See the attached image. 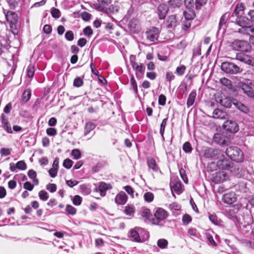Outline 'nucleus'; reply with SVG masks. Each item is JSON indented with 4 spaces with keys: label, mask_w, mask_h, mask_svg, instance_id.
Masks as SVG:
<instances>
[{
    "label": "nucleus",
    "mask_w": 254,
    "mask_h": 254,
    "mask_svg": "<svg viewBox=\"0 0 254 254\" xmlns=\"http://www.w3.org/2000/svg\"><path fill=\"white\" fill-rule=\"evenodd\" d=\"M239 208L236 206H233L230 207L226 211V215L229 219L236 221L238 220L237 214L238 212Z\"/></svg>",
    "instance_id": "obj_16"
},
{
    "label": "nucleus",
    "mask_w": 254,
    "mask_h": 254,
    "mask_svg": "<svg viewBox=\"0 0 254 254\" xmlns=\"http://www.w3.org/2000/svg\"><path fill=\"white\" fill-rule=\"evenodd\" d=\"M127 199V196L126 193L124 191H121L116 196L115 200L118 205L125 204Z\"/></svg>",
    "instance_id": "obj_24"
},
{
    "label": "nucleus",
    "mask_w": 254,
    "mask_h": 254,
    "mask_svg": "<svg viewBox=\"0 0 254 254\" xmlns=\"http://www.w3.org/2000/svg\"><path fill=\"white\" fill-rule=\"evenodd\" d=\"M65 38L68 41H72L74 39V34L72 31H67L65 34Z\"/></svg>",
    "instance_id": "obj_62"
},
{
    "label": "nucleus",
    "mask_w": 254,
    "mask_h": 254,
    "mask_svg": "<svg viewBox=\"0 0 254 254\" xmlns=\"http://www.w3.org/2000/svg\"><path fill=\"white\" fill-rule=\"evenodd\" d=\"M183 149L186 153H190L192 151V147L189 142H186L183 146Z\"/></svg>",
    "instance_id": "obj_47"
},
{
    "label": "nucleus",
    "mask_w": 254,
    "mask_h": 254,
    "mask_svg": "<svg viewBox=\"0 0 254 254\" xmlns=\"http://www.w3.org/2000/svg\"><path fill=\"white\" fill-rule=\"evenodd\" d=\"M6 1L11 9H14L18 5V2L16 0H6Z\"/></svg>",
    "instance_id": "obj_61"
},
{
    "label": "nucleus",
    "mask_w": 254,
    "mask_h": 254,
    "mask_svg": "<svg viewBox=\"0 0 254 254\" xmlns=\"http://www.w3.org/2000/svg\"><path fill=\"white\" fill-rule=\"evenodd\" d=\"M208 169L211 171H215L219 169L218 161L217 162H212L209 163L208 165Z\"/></svg>",
    "instance_id": "obj_40"
},
{
    "label": "nucleus",
    "mask_w": 254,
    "mask_h": 254,
    "mask_svg": "<svg viewBox=\"0 0 254 254\" xmlns=\"http://www.w3.org/2000/svg\"><path fill=\"white\" fill-rule=\"evenodd\" d=\"M143 197L146 202H150L154 199V194L151 192H147L144 194Z\"/></svg>",
    "instance_id": "obj_42"
},
{
    "label": "nucleus",
    "mask_w": 254,
    "mask_h": 254,
    "mask_svg": "<svg viewBox=\"0 0 254 254\" xmlns=\"http://www.w3.org/2000/svg\"><path fill=\"white\" fill-rule=\"evenodd\" d=\"M31 96V90L29 88L25 89L22 94L21 102L24 103H26L30 99Z\"/></svg>",
    "instance_id": "obj_27"
},
{
    "label": "nucleus",
    "mask_w": 254,
    "mask_h": 254,
    "mask_svg": "<svg viewBox=\"0 0 254 254\" xmlns=\"http://www.w3.org/2000/svg\"><path fill=\"white\" fill-rule=\"evenodd\" d=\"M219 169L229 170L233 166V163L231 160L227 158H223L218 160Z\"/></svg>",
    "instance_id": "obj_22"
},
{
    "label": "nucleus",
    "mask_w": 254,
    "mask_h": 254,
    "mask_svg": "<svg viewBox=\"0 0 254 254\" xmlns=\"http://www.w3.org/2000/svg\"><path fill=\"white\" fill-rule=\"evenodd\" d=\"M227 112H211L212 117L215 119L223 120L227 117Z\"/></svg>",
    "instance_id": "obj_32"
},
{
    "label": "nucleus",
    "mask_w": 254,
    "mask_h": 254,
    "mask_svg": "<svg viewBox=\"0 0 254 254\" xmlns=\"http://www.w3.org/2000/svg\"><path fill=\"white\" fill-rule=\"evenodd\" d=\"M188 235L190 237L194 238H198L199 234L197 232V230L195 228H190L188 229Z\"/></svg>",
    "instance_id": "obj_37"
},
{
    "label": "nucleus",
    "mask_w": 254,
    "mask_h": 254,
    "mask_svg": "<svg viewBox=\"0 0 254 254\" xmlns=\"http://www.w3.org/2000/svg\"><path fill=\"white\" fill-rule=\"evenodd\" d=\"M169 11L168 6L165 4H160L157 8V13L160 19H164Z\"/></svg>",
    "instance_id": "obj_18"
},
{
    "label": "nucleus",
    "mask_w": 254,
    "mask_h": 254,
    "mask_svg": "<svg viewBox=\"0 0 254 254\" xmlns=\"http://www.w3.org/2000/svg\"><path fill=\"white\" fill-rule=\"evenodd\" d=\"M38 195L39 198L43 201L47 200L49 198L48 193L45 190H40L39 192Z\"/></svg>",
    "instance_id": "obj_51"
},
{
    "label": "nucleus",
    "mask_w": 254,
    "mask_h": 254,
    "mask_svg": "<svg viewBox=\"0 0 254 254\" xmlns=\"http://www.w3.org/2000/svg\"><path fill=\"white\" fill-rule=\"evenodd\" d=\"M224 129L229 132L235 133L239 130V127L238 124L231 120L225 121L223 124Z\"/></svg>",
    "instance_id": "obj_11"
},
{
    "label": "nucleus",
    "mask_w": 254,
    "mask_h": 254,
    "mask_svg": "<svg viewBox=\"0 0 254 254\" xmlns=\"http://www.w3.org/2000/svg\"><path fill=\"white\" fill-rule=\"evenodd\" d=\"M231 47L234 50L247 52L249 50L250 45L247 41L235 40L232 43Z\"/></svg>",
    "instance_id": "obj_10"
},
{
    "label": "nucleus",
    "mask_w": 254,
    "mask_h": 254,
    "mask_svg": "<svg viewBox=\"0 0 254 254\" xmlns=\"http://www.w3.org/2000/svg\"><path fill=\"white\" fill-rule=\"evenodd\" d=\"M147 164L149 169H152L155 172L158 171L159 168L153 158H148L147 159Z\"/></svg>",
    "instance_id": "obj_30"
},
{
    "label": "nucleus",
    "mask_w": 254,
    "mask_h": 254,
    "mask_svg": "<svg viewBox=\"0 0 254 254\" xmlns=\"http://www.w3.org/2000/svg\"><path fill=\"white\" fill-rule=\"evenodd\" d=\"M35 73V67L33 65H30L27 68V76L31 78H32Z\"/></svg>",
    "instance_id": "obj_39"
},
{
    "label": "nucleus",
    "mask_w": 254,
    "mask_h": 254,
    "mask_svg": "<svg viewBox=\"0 0 254 254\" xmlns=\"http://www.w3.org/2000/svg\"><path fill=\"white\" fill-rule=\"evenodd\" d=\"M168 216V213L165 210L162 208H157L154 212V217L151 219V222L154 225L162 226Z\"/></svg>",
    "instance_id": "obj_3"
},
{
    "label": "nucleus",
    "mask_w": 254,
    "mask_h": 254,
    "mask_svg": "<svg viewBox=\"0 0 254 254\" xmlns=\"http://www.w3.org/2000/svg\"><path fill=\"white\" fill-rule=\"evenodd\" d=\"M180 175L185 183H188V178L186 174V171L183 168H181L179 170Z\"/></svg>",
    "instance_id": "obj_58"
},
{
    "label": "nucleus",
    "mask_w": 254,
    "mask_h": 254,
    "mask_svg": "<svg viewBox=\"0 0 254 254\" xmlns=\"http://www.w3.org/2000/svg\"><path fill=\"white\" fill-rule=\"evenodd\" d=\"M6 20L9 25L10 30L14 35L19 32V20L17 14L13 11L3 9Z\"/></svg>",
    "instance_id": "obj_1"
},
{
    "label": "nucleus",
    "mask_w": 254,
    "mask_h": 254,
    "mask_svg": "<svg viewBox=\"0 0 254 254\" xmlns=\"http://www.w3.org/2000/svg\"><path fill=\"white\" fill-rule=\"evenodd\" d=\"M244 10V5L243 3H241L240 4H238L235 7V10H234V13L235 14L236 16H239L241 15V14L243 13V12Z\"/></svg>",
    "instance_id": "obj_33"
},
{
    "label": "nucleus",
    "mask_w": 254,
    "mask_h": 254,
    "mask_svg": "<svg viewBox=\"0 0 254 254\" xmlns=\"http://www.w3.org/2000/svg\"><path fill=\"white\" fill-rule=\"evenodd\" d=\"M187 9V11H184L183 12L185 19L188 20L193 19L196 15L194 10L193 8Z\"/></svg>",
    "instance_id": "obj_28"
},
{
    "label": "nucleus",
    "mask_w": 254,
    "mask_h": 254,
    "mask_svg": "<svg viewBox=\"0 0 254 254\" xmlns=\"http://www.w3.org/2000/svg\"><path fill=\"white\" fill-rule=\"evenodd\" d=\"M168 2L170 7L173 9L180 8L183 4L182 0H169Z\"/></svg>",
    "instance_id": "obj_29"
},
{
    "label": "nucleus",
    "mask_w": 254,
    "mask_h": 254,
    "mask_svg": "<svg viewBox=\"0 0 254 254\" xmlns=\"http://www.w3.org/2000/svg\"><path fill=\"white\" fill-rule=\"evenodd\" d=\"M221 69L227 73L236 74L240 72V68L236 64L230 62H224L221 64Z\"/></svg>",
    "instance_id": "obj_8"
},
{
    "label": "nucleus",
    "mask_w": 254,
    "mask_h": 254,
    "mask_svg": "<svg viewBox=\"0 0 254 254\" xmlns=\"http://www.w3.org/2000/svg\"><path fill=\"white\" fill-rule=\"evenodd\" d=\"M6 114H2L1 116V123L3 129L8 133H12V130L10 124L8 122V117L7 115L9 112H5Z\"/></svg>",
    "instance_id": "obj_13"
},
{
    "label": "nucleus",
    "mask_w": 254,
    "mask_h": 254,
    "mask_svg": "<svg viewBox=\"0 0 254 254\" xmlns=\"http://www.w3.org/2000/svg\"><path fill=\"white\" fill-rule=\"evenodd\" d=\"M186 69V67L184 65H182L181 66H178L176 68V73L179 75H183Z\"/></svg>",
    "instance_id": "obj_55"
},
{
    "label": "nucleus",
    "mask_w": 254,
    "mask_h": 254,
    "mask_svg": "<svg viewBox=\"0 0 254 254\" xmlns=\"http://www.w3.org/2000/svg\"><path fill=\"white\" fill-rule=\"evenodd\" d=\"M207 0H196L195 2V8L196 9H200L202 6L204 5Z\"/></svg>",
    "instance_id": "obj_48"
},
{
    "label": "nucleus",
    "mask_w": 254,
    "mask_h": 254,
    "mask_svg": "<svg viewBox=\"0 0 254 254\" xmlns=\"http://www.w3.org/2000/svg\"><path fill=\"white\" fill-rule=\"evenodd\" d=\"M83 84V80L79 77H76L73 81V85L74 87H80Z\"/></svg>",
    "instance_id": "obj_44"
},
{
    "label": "nucleus",
    "mask_w": 254,
    "mask_h": 254,
    "mask_svg": "<svg viewBox=\"0 0 254 254\" xmlns=\"http://www.w3.org/2000/svg\"><path fill=\"white\" fill-rule=\"evenodd\" d=\"M16 167L19 170H25L26 169L27 166L24 161H19L16 164Z\"/></svg>",
    "instance_id": "obj_50"
},
{
    "label": "nucleus",
    "mask_w": 254,
    "mask_h": 254,
    "mask_svg": "<svg viewBox=\"0 0 254 254\" xmlns=\"http://www.w3.org/2000/svg\"><path fill=\"white\" fill-rule=\"evenodd\" d=\"M73 163V162L71 160L67 158L64 161L63 166L64 168L69 169L72 167Z\"/></svg>",
    "instance_id": "obj_54"
},
{
    "label": "nucleus",
    "mask_w": 254,
    "mask_h": 254,
    "mask_svg": "<svg viewBox=\"0 0 254 254\" xmlns=\"http://www.w3.org/2000/svg\"><path fill=\"white\" fill-rule=\"evenodd\" d=\"M244 34L250 35V42L254 44V28L251 26L249 30H247Z\"/></svg>",
    "instance_id": "obj_38"
},
{
    "label": "nucleus",
    "mask_w": 254,
    "mask_h": 254,
    "mask_svg": "<svg viewBox=\"0 0 254 254\" xmlns=\"http://www.w3.org/2000/svg\"><path fill=\"white\" fill-rule=\"evenodd\" d=\"M203 156L206 158L217 159L223 156V152L219 149L206 147L202 150Z\"/></svg>",
    "instance_id": "obj_5"
},
{
    "label": "nucleus",
    "mask_w": 254,
    "mask_h": 254,
    "mask_svg": "<svg viewBox=\"0 0 254 254\" xmlns=\"http://www.w3.org/2000/svg\"><path fill=\"white\" fill-rule=\"evenodd\" d=\"M192 221L191 217L188 214H185L182 218V221L184 225H188Z\"/></svg>",
    "instance_id": "obj_52"
},
{
    "label": "nucleus",
    "mask_w": 254,
    "mask_h": 254,
    "mask_svg": "<svg viewBox=\"0 0 254 254\" xmlns=\"http://www.w3.org/2000/svg\"><path fill=\"white\" fill-rule=\"evenodd\" d=\"M46 189L51 192H54L57 190V186L55 184H49L46 186Z\"/></svg>",
    "instance_id": "obj_64"
},
{
    "label": "nucleus",
    "mask_w": 254,
    "mask_h": 254,
    "mask_svg": "<svg viewBox=\"0 0 254 254\" xmlns=\"http://www.w3.org/2000/svg\"><path fill=\"white\" fill-rule=\"evenodd\" d=\"M196 95V93L195 91H192L190 92L187 100V105L188 106H191L193 105L195 101Z\"/></svg>",
    "instance_id": "obj_34"
},
{
    "label": "nucleus",
    "mask_w": 254,
    "mask_h": 254,
    "mask_svg": "<svg viewBox=\"0 0 254 254\" xmlns=\"http://www.w3.org/2000/svg\"><path fill=\"white\" fill-rule=\"evenodd\" d=\"M65 210L68 214L72 215H75L76 213V209L69 204L66 205Z\"/></svg>",
    "instance_id": "obj_43"
},
{
    "label": "nucleus",
    "mask_w": 254,
    "mask_h": 254,
    "mask_svg": "<svg viewBox=\"0 0 254 254\" xmlns=\"http://www.w3.org/2000/svg\"><path fill=\"white\" fill-rule=\"evenodd\" d=\"M112 189V187L111 184L101 182L99 183L98 187L95 188L94 190L96 192L99 191L101 196H104L106 194V191Z\"/></svg>",
    "instance_id": "obj_12"
},
{
    "label": "nucleus",
    "mask_w": 254,
    "mask_h": 254,
    "mask_svg": "<svg viewBox=\"0 0 254 254\" xmlns=\"http://www.w3.org/2000/svg\"><path fill=\"white\" fill-rule=\"evenodd\" d=\"M226 154L232 160L237 162H241L244 160V154L238 147L230 146L225 151Z\"/></svg>",
    "instance_id": "obj_4"
},
{
    "label": "nucleus",
    "mask_w": 254,
    "mask_h": 254,
    "mask_svg": "<svg viewBox=\"0 0 254 254\" xmlns=\"http://www.w3.org/2000/svg\"><path fill=\"white\" fill-rule=\"evenodd\" d=\"M96 127V126L94 124L92 123H87L86 124L85 129H84V134L86 135L88 134L91 131L93 130Z\"/></svg>",
    "instance_id": "obj_36"
},
{
    "label": "nucleus",
    "mask_w": 254,
    "mask_h": 254,
    "mask_svg": "<svg viewBox=\"0 0 254 254\" xmlns=\"http://www.w3.org/2000/svg\"><path fill=\"white\" fill-rule=\"evenodd\" d=\"M139 21L137 19L133 18L129 22L128 26L131 29H135L138 25Z\"/></svg>",
    "instance_id": "obj_53"
},
{
    "label": "nucleus",
    "mask_w": 254,
    "mask_h": 254,
    "mask_svg": "<svg viewBox=\"0 0 254 254\" xmlns=\"http://www.w3.org/2000/svg\"><path fill=\"white\" fill-rule=\"evenodd\" d=\"M71 155L75 159H78L81 156V152L79 150L77 149H73L71 151Z\"/></svg>",
    "instance_id": "obj_56"
},
{
    "label": "nucleus",
    "mask_w": 254,
    "mask_h": 254,
    "mask_svg": "<svg viewBox=\"0 0 254 254\" xmlns=\"http://www.w3.org/2000/svg\"><path fill=\"white\" fill-rule=\"evenodd\" d=\"M6 114H2L1 116V123L3 129L8 133H12V130L10 124L8 122V117L7 115L9 112H5Z\"/></svg>",
    "instance_id": "obj_14"
},
{
    "label": "nucleus",
    "mask_w": 254,
    "mask_h": 254,
    "mask_svg": "<svg viewBox=\"0 0 254 254\" xmlns=\"http://www.w3.org/2000/svg\"><path fill=\"white\" fill-rule=\"evenodd\" d=\"M245 144L251 149H254V131L246 135Z\"/></svg>",
    "instance_id": "obj_19"
},
{
    "label": "nucleus",
    "mask_w": 254,
    "mask_h": 254,
    "mask_svg": "<svg viewBox=\"0 0 254 254\" xmlns=\"http://www.w3.org/2000/svg\"><path fill=\"white\" fill-rule=\"evenodd\" d=\"M130 83L133 91L135 93L138 92L137 85L133 74H131L130 78Z\"/></svg>",
    "instance_id": "obj_45"
},
{
    "label": "nucleus",
    "mask_w": 254,
    "mask_h": 254,
    "mask_svg": "<svg viewBox=\"0 0 254 254\" xmlns=\"http://www.w3.org/2000/svg\"><path fill=\"white\" fill-rule=\"evenodd\" d=\"M213 141L216 144L220 146H227L231 143L230 135L223 132L222 133H217L213 136Z\"/></svg>",
    "instance_id": "obj_6"
},
{
    "label": "nucleus",
    "mask_w": 254,
    "mask_h": 254,
    "mask_svg": "<svg viewBox=\"0 0 254 254\" xmlns=\"http://www.w3.org/2000/svg\"><path fill=\"white\" fill-rule=\"evenodd\" d=\"M82 200V198L80 196L76 195L72 199V202L75 205H79L81 203Z\"/></svg>",
    "instance_id": "obj_57"
},
{
    "label": "nucleus",
    "mask_w": 254,
    "mask_h": 254,
    "mask_svg": "<svg viewBox=\"0 0 254 254\" xmlns=\"http://www.w3.org/2000/svg\"><path fill=\"white\" fill-rule=\"evenodd\" d=\"M51 15L55 18H59L61 16V12L60 10L56 8H53L51 9Z\"/></svg>",
    "instance_id": "obj_49"
},
{
    "label": "nucleus",
    "mask_w": 254,
    "mask_h": 254,
    "mask_svg": "<svg viewBox=\"0 0 254 254\" xmlns=\"http://www.w3.org/2000/svg\"><path fill=\"white\" fill-rule=\"evenodd\" d=\"M143 231L142 228L136 227L134 229L130 231V238L135 242H140L141 241L140 238V234Z\"/></svg>",
    "instance_id": "obj_23"
},
{
    "label": "nucleus",
    "mask_w": 254,
    "mask_h": 254,
    "mask_svg": "<svg viewBox=\"0 0 254 254\" xmlns=\"http://www.w3.org/2000/svg\"><path fill=\"white\" fill-rule=\"evenodd\" d=\"M236 23L241 27L239 29V32L242 34H245L247 30H250L251 27V21L245 16L240 15L237 16Z\"/></svg>",
    "instance_id": "obj_7"
},
{
    "label": "nucleus",
    "mask_w": 254,
    "mask_h": 254,
    "mask_svg": "<svg viewBox=\"0 0 254 254\" xmlns=\"http://www.w3.org/2000/svg\"><path fill=\"white\" fill-rule=\"evenodd\" d=\"M222 200L225 203L232 204L237 200L236 195L234 192L226 193L223 195Z\"/></svg>",
    "instance_id": "obj_20"
},
{
    "label": "nucleus",
    "mask_w": 254,
    "mask_h": 254,
    "mask_svg": "<svg viewBox=\"0 0 254 254\" xmlns=\"http://www.w3.org/2000/svg\"><path fill=\"white\" fill-rule=\"evenodd\" d=\"M175 78V75L172 72L168 71L166 73L165 79L167 81L171 82L172 80Z\"/></svg>",
    "instance_id": "obj_60"
},
{
    "label": "nucleus",
    "mask_w": 254,
    "mask_h": 254,
    "mask_svg": "<svg viewBox=\"0 0 254 254\" xmlns=\"http://www.w3.org/2000/svg\"><path fill=\"white\" fill-rule=\"evenodd\" d=\"M141 216L145 218L146 219H148L151 221L152 219V215H151L150 210L148 208H145L142 211Z\"/></svg>",
    "instance_id": "obj_41"
},
{
    "label": "nucleus",
    "mask_w": 254,
    "mask_h": 254,
    "mask_svg": "<svg viewBox=\"0 0 254 254\" xmlns=\"http://www.w3.org/2000/svg\"><path fill=\"white\" fill-rule=\"evenodd\" d=\"M130 62L132 68L134 70L138 71L141 74H143L144 73L145 66L142 64H138L136 62L132 60H131Z\"/></svg>",
    "instance_id": "obj_25"
},
{
    "label": "nucleus",
    "mask_w": 254,
    "mask_h": 254,
    "mask_svg": "<svg viewBox=\"0 0 254 254\" xmlns=\"http://www.w3.org/2000/svg\"><path fill=\"white\" fill-rule=\"evenodd\" d=\"M172 190L175 191L177 193H180L182 192L181 184L180 182H175L171 185Z\"/></svg>",
    "instance_id": "obj_31"
},
{
    "label": "nucleus",
    "mask_w": 254,
    "mask_h": 254,
    "mask_svg": "<svg viewBox=\"0 0 254 254\" xmlns=\"http://www.w3.org/2000/svg\"><path fill=\"white\" fill-rule=\"evenodd\" d=\"M168 244V241L165 239H159L157 242L158 246L161 249H165Z\"/></svg>",
    "instance_id": "obj_46"
},
{
    "label": "nucleus",
    "mask_w": 254,
    "mask_h": 254,
    "mask_svg": "<svg viewBox=\"0 0 254 254\" xmlns=\"http://www.w3.org/2000/svg\"><path fill=\"white\" fill-rule=\"evenodd\" d=\"M178 23V19L177 17L176 14L169 15L166 21V24L168 28L175 27L177 25Z\"/></svg>",
    "instance_id": "obj_21"
},
{
    "label": "nucleus",
    "mask_w": 254,
    "mask_h": 254,
    "mask_svg": "<svg viewBox=\"0 0 254 254\" xmlns=\"http://www.w3.org/2000/svg\"><path fill=\"white\" fill-rule=\"evenodd\" d=\"M227 177V175L225 172H218L212 175V180L215 183H219L225 181Z\"/></svg>",
    "instance_id": "obj_17"
},
{
    "label": "nucleus",
    "mask_w": 254,
    "mask_h": 254,
    "mask_svg": "<svg viewBox=\"0 0 254 254\" xmlns=\"http://www.w3.org/2000/svg\"><path fill=\"white\" fill-rule=\"evenodd\" d=\"M147 39L151 42L158 40L159 37V30L157 28L153 27L146 32Z\"/></svg>",
    "instance_id": "obj_15"
},
{
    "label": "nucleus",
    "mask_w": 254,
    "mask_h": 254,
    "mask_svg": "<svg viewBox=\"0 0 254 254\" xmlns=\"http://www.w3.org/2000/svg\"><path fill=\"white\" fill-rule=\"evenodd\" d=\"M230 58L232 59H236L249 65L254 66V59L244 53H237L235 55H231Z\"/></svg>",
    "instance_id": "obj_9"
},
{
    "label": "nucleus",
    "mask_w": 254,
    "mask_h": 254,
    "mask_svg": "<svg viewBox=\"0 0 254 254\" xmlns=\"http://www.w3.org/2000/svg\"><path fill=\"white\" fill-rule=\"evenodd\" d=\"M241 89L243 92L250 97H254V89L246 83H243L241 85Z\"/></svg>",
    "instance_id": "obj_26"
},
{
    "label": "nucleus",
    "mask_w": 254,
    "mask_h": 254,
    "mask_svg": "<svg viewBox=\"0 0 254 254\" xmlns=\"http://www.w3.org/2000/svg\"><path fill=\"white\" fill-rule=\"evenodd\" d=\"M229 17V15H227V13H226L224 14L221 17L220 22H219V27H221L223 25L225 24L227 22L228 17Z\"/></svg>",
    "instance_id": "obj_59"
},
{
    "label": "nucleus",
    "mask_w": 254,
    "mask_h": 254,
    "mask_svg": "<svg viewBox=\"0 0 254 254\" xmlns=\"http://www.w3.org/2000/svg\"><path fill=\"white\" fill-rule=\"evenodd\" d=\"M221 105L226 108H230L234 106L240 111H247L248 108L241 102L236 99H231L230 97H225L220 99Z\"/></svg>",
    "instance_id": "obj_2"
},
{
    "label": "nucleus",
    "mask_w": 254,
    "mask_h": 254,
    "mask_svg": "<svg viewBox=\"0 0 254 254\" xmlns=\"http://www.w3.org/2000/svg\"><path fill=\"white\" fill-rule=\"evenodd\" d=\"M209 220L215 225H218L220 222V220L218 219L215 215H210L209 216Z\"/></svg>",
    "instance_id": "obj_63"
},
{
    "label": "nucleus",
    "mask_w": 254,
    "mask_h": 254,
    "mask_svg": "<svg viewBox=\"0 0 254 254\" xmlns=\"http://www.w3.org/2000/svg\"><path fill=\"white\" fill-rule=\"evenodd\" d=\"M205 237L207 239V243L209 246H211L212 247H216L217 246V244L214 240L212 235L209 233H206Z\"/></svg>",
    "instance_id": "obj_35"
}]
</instances>
